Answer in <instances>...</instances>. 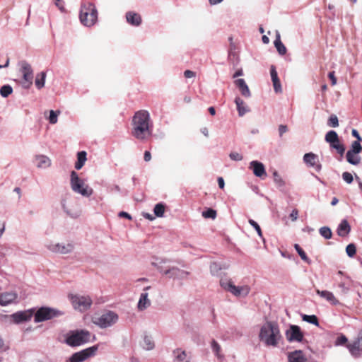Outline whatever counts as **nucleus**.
I'll list each match as a JSON object with an SVG mask.
<instances>
[{"label": "nucleus", "instance_id": "f257e3e1", "mask_svg": "<svg viewBox=\"0 0 362 362\" xmlns=\"http://www.w3.org/2000/svg\"><path fill=\"white\" fill-rule=\"evenodd\" d=\"M132 135L138 140L146 141L152 134V124L149 112L141 110L135 112L132 118Z\"/></svg>", "mask_w": 362, "mask_h": 362}, {"label": "nucleus", "instance_id": "f03ea898", "mask_svg": "<svg viewBox=\"0 0 362 362\" xmlns=\"http://www.w3.org/2000/svg\"><path fill=\"white\" fill-rule=\"evenodd\" d=\"M259 339L267 346H276L282 339L278 323L267 321L260 329Z\"/></svg>", "mask_w": 362, "mask_h": 362}, {"label": "nucleus", "instance_id": "7ed1b4c3", "mask_svg": "<svg viewBox=\"0 0 362 362\" xmlns=\"http://www.w3.org/2000/svg\"><path fill=\"white\" fill-rule=\"evenodd\" d=\"M80 21L86 26L93 25L98 19V11L93 4L90 2L83 3L80 11Z\"/></svg>", "mask_w": 362, "mask_h": 362}, {"label": "nucleus", "instance_id": "20e7f679", "mask_svg": "<svg viewBox=\"0 0 362 362\" xmlns=\"http://www.w3.org/2000/svg\"><path fill=\"white\" fill-rule=\"evenodd\" d=\"M90 332L80 329L70 332L66 337V343L71 346H81L90 341Z\"/></svg>", "mask_w": 362, "mask_h": 362}, {"label": "nucleus", "instance_id": "39448f33", "mask_svg": "<svg viewBox=\"0 0 362 362\" xmlns=\"http://www.w3.org/2000/svg\"><path fill=\"white\" fill-rule=\"evenodd\" d=\"M70 184L74 192L81 194L84 197H90L93 192V189L89 187L88 185H86L84 181L78 177L74 170L71 172Z\"/></svg>", "mask_w": 362, "mask_h": 362}, {"label": "nucleus", "instance_id": "423d86ee", "mask_svg": "<svg viewBox=\"0 0 362 362\" xmlns=\"http://www.w3.org/2000/svg\"><path fill=\"white\" fill-rule=\"evenodd\" d=\"M117 320L118 315L115 313L107 311L100 316H94L92 322L100 328H107L115 324Z\"/></svg>", "mask_w": 362, "mask_h": 362}, {"label": "nucleus", "instance_id": "0eeeda50", "mask_svg": "<svg viewBox=\"0 0 362 362\" xmlns=\"http://www.w3.org/2000/svg\"><path fill=\"white\" fill-rule=\"evenodd\" d=\"M20 66V73L21 74L22 78V86L24 88L28 89L33 84V70L30 64L26 61H21L18 64Z\"/></svg>", "mask_w": 362, "mask_h": 362}, {"label": "nucleus", "instance_id": "6e6552de", "mask_svg": "<svg viewBox=\"0 0 362 362\" xmlns=\"http://www.w3.org/2000/svg\"><path fill=\"white\" fill-rule=\"evenodd\" d=\"M69 298L73 307L80 311L88 310L92 305V300L88 296L71 295Z\"/></svg>", "mask_w": 362, "mask_h": 362}, {"label": "nucleus", "instance_id": "1a4fd4ad", "mask_svg": "<svg viewBox=\"0 0 362 362\" xmlns=\"http://www.w3.org/2000/svg\"><path fill=\"white\" fill-rule=\"evenodd\" d=\"M60 315V313L53 308L42 307L35 314V322H40L51 320Z\"/></svg>", "mask_w": 362, "mask_h": 362}, {"label": "nucleus", "instance_id": "9d476101", "mask_svg": "<svg viewBox=\"0 0 362 362\" xmlns=\"http://www.w3.org/2000/svg\"><path fill=\"white\" fill-rule=\"evenodd\" d=\"M220 284L222 288L230 292L235 296H246L250 292V288L248 286H235L230 280H221Z\"/></svg>", "mask_w": 362, "mask_h": 362}, {"label": "nucleus", "instance_id": "9b49d317", "mask_svg": "<svg viewBox=\"0 0 362 362\" xmlns=\"http://www.w3.org/2000/svg\"><path fill=\"white\" fill-rule=\"evenodd\" d=\"M97 350L98 346H93L81 351L74 353L69 358V362H83L89 357L94 356Z\"/></svg>", "mask_w": 362, "mask_h": 362}, {"label": "nucleus", "instance_id": "f8f14e48", "mask_svg": "<svg viewBox=\"0 0 362 362\" xmlns=\"http://www.w3.org/2000/svg\"><path fill=\"white\" fill-rule=\"evenodd\" d=\"M286 337L288 341H302L303 334L300 328L297 325H291L289 329L286 332Z\"/></svg>", "mask_w": 362, "mask_h": 362}, {"label": "nucleus", "instance_id": "ddd939ff", "mask_svg": "<svg viewBox=\"0 0 362 362\" xmlns=\"http://www.w3.org/2000/svg\"><path fill=\"white\" fill-rule=\"evenodd\" d=\"M362 342V329H361L356 338L354 340L353 342L349 343L346 344V347L348 348L350 353L354 356H358L361 354L362 351V348L361 346V343Z\"/></svg>", "mask_w": 362, "mask_h": 362}, {"label": "nucleus", "instance_id": "4468645a", "mask_svg": "<svg viewBox=\"0 0 362 362\" xmlns=\"http://www.w3.org/2000/svg\"><path fill=\"white\" fill-rule=\"evenodd\" d=\"M47 248L52 252L68 254L73 250L74 246L71 243L63 245L60 243H50L47 245Z\"/></svg>", "mask_w": 362, "mask_h": 362}, {"label": "nucleus", "instance_id": "2eb2a0df", "mask_svg": "<svg viewBox=\"0 0 362 362\" xmlns=\"http://www.w3.org/2000/svg\"><path fill=\"white\" fill-rule=\"evenodd\" d=\"M34 313L33 310H28L25 311H20L16 313H13L11 315V317L15 323H21L23 322L28 321L31 319Z\"/></svg>", "mask_w": 362, "mask_h": 362}, {"label": "nucleus", "instance_id": "dca6fc26", "mask_svg": "<svg viewBox=\"0 0 362 362\" xmlns=\"http://www.w3.org/2000/svg\"><path fill=\"white\" fill-rule=\"evenodd\" d=\"M303 160L310 166L314 168L317 171L321 170L322 165L319 163L318 156L313 153H307L303 156Z\"/></svg>", "mask_w": 362, "mask_h": 362}, {"label": "nucleus", "instance_id": "f3484780", "mask_svg": "<svg viewBox=\"0 0 362 362\" xmlns=\"http://www.w3.org/2000/svg\"><path fill=\"white\" fill-rule=\"evenodd\" d=\"M18 298L17 293L14 292H4L0 293V305L5 306L13 303Z\"/></svg>", "mask_w": 362, "mask_h": 362}, {"label": "nucleus", "instance_id": "a211bd4d", "mask_svg": "<svg viewBox=\"0 0 362 362\" xmlns=\"http://www.w3.org/2000/svg\"><path fill=\"white\" fill-rule=\"evenodd\" d=\"M250 168H252L253 173L255 176L262 177L266 175V171L264 165L258 161L254 160L250 163Z\"/></svg>", "mask_w": 362, "mask_h": 362}, {"label": "nucleus", "instance_id": "6ab92c4d", "mask_svg": "<svg viewBox=\"0 0 362 362\" xmlns=\"http://www.w3.org/2000/svg\"><path fill=\"white\" fill-rule=\"evenodd\" d=\"M316 293L322 298L327 300L332 305H337L339 304V301L335 298L334 294L328 291H320L319 289L316 290Z\"/></svg>", "mask_w": 362, "mask_h": 362}, {"label": "nucleus", "instance_id": "aec40b11", "mask_svg": "<svg viewBox=\"0 0 362 362\" xmlns=\"http://www.w3.org/2000/svg\"><path fill=\"white\" fill-rule=\"evenodd\" d=\"M270 74L272 77V81L273 83L274 89L276 93L281 92V86L280 83V80L278 77V74L274 66H272L270 69Z\"/></svg>", "mask_w": 362, "mask_h": 362}, {"label": "nucleus", "instance_id": "412c9836", "mask_svg": "<svg viewBox=\"0 0 362 362\" xmlns=\"http://www.w3.org/2000/svg\"><path fill=\"white\" fill-rule=\"evenodd\" d=\"M126 19L128 23L134 26H139L141 23V16L134 11H129L126 13Z\"/></svg>", "mask_w": 362, "mask_h": 362}, {"label": "nucleus", "instance_id": "4be33fe9", "mask_svg": "<svg viewBox=\"0 0 362 362\" xmlns=\"http://www.w3.org/2000/svg\"><path fill=\"white\" fill-rule=\"evenodd\" d=\"M288 362H307V358L300 350L294 351L288 354Z\"/></svg>", "mask_w": 362, "mask_h": 362}, {"label": "nucleus", "instance_id": "5701e85b", "mask_svg": "<svg viewBox=\"0 0 362 362\" xmlns=\"http://www.w3.org/2000/svg\"><path fill=\"white\" fill-rule=\"evenodd\" d=\"M235 86L239 88L241 94L246 98H249L251 95L250 90L243 78H239L235 81Z\"/></svg>", "mask_w": 362, "mask_h": 362}, {"label": "nucleus", "instance_id": "b1692460", "mask_svg": "<svg viewBox=\"0 0 362 362\" xmlns=\"http://www.w3.org/2000/svg\"><path fill=\"white\" fill-rule=\"evenodd\" d=\"M350 226L347 221L344 220L339 224L337 228V234L341 237L346 236L350 232Z\"/></svg>", "mask_w": 362, "mask_h": 362}, {"label": "nucleus", "instance_id": "393cba45", "mask_svg": "<svg viewBox=\"0 0 362 362\" xmlns=\"http://www.w3.org/2000/svg\"><path fill=\"white\" fill-rule=\"evenodd\" d=\"M163 274L168 276L169 278H176L182 276L184 274H187V273L177 267H173L170 269L165 270Z\"/></svg>", "mask_w": 362, "mask_h": 362}, {"label": "nucleus", "instance_id": "a878e982", "mask_svg": "<svg viewBox=\"0 0 362 362\" xmlns=\"http://www.w3.org/2000/svg\"><path fill=\"white\" fill-rule=\"evenodd\" d=\"M35 160L37 162V166L38 168H47L51 165L50 159L45 156H37L35 157Z\"/></svg>", "mask_w": 362, "mask_h": 362}, {"label": "nucleus", "instance_id": "bb28decb", "mask_svg": "<svg viewBox=\"0 0 362 362\" xmlns=\"http://www.w3.org/2000/svg\"><path fill=\"white\" fill-rule=\"evenodd\" d=\"M151 304L149 299L148 298L147 293H142L140 296V298L138 303V308L141 310L146 309Z\"/></svg>", "mask_w": 362, "mask_h": 362}, {"label": "nucleus", "instance_id": "cd10ccee", "mask_svg": "<svg viewBox=\"0 0 362 362\" xmlns=\"http://www.w3.org/2000/svg\"><path fill=\"white\" fill-rule=\"evenodd\" d=\"M235 103L237 106L239 116H243L247 112H248V109L247 108L245 102L241 98L237 97L235 100Z\"/></svg>", "mask_w": 362, "mask_h": 362}, {"label": "nucleus", "instance_id": "c85d7f7f", "mask_svg": "<svg viewBox=\"0 0 362 362\" xmlns=\"http://www.w3.org/2000/svg\"><path fill=\"white\" fill-rule=\"evenodd\" d=\"M274 46L276 48L278 52L281 55H284L286 53V48L282 43L279 33H277L276 39L274 40Z\"/></svg>", "mask_w": 362, "mask_h": 362}, {"label": "nucleus", "instance_id": "c756f323", "mask_svg": "<svg viewBox=\"0 0 362 362\" xmlns=\"http://www.w3.org/2000/svg\"><path fill=\"white\" fill-rule=\"evenodd\" d=\"M86 152L83 151L77 153V161L75 163V168L76 170H80L84 165L86 160Z\"/></svg>", "mask_w": 362, "mask_h": 362}, {"label": "nucleus", "instance_id": "7c9ffc66", "mask_svg": "<svg viewBox=\"0 0 362 362\" xmlns=\"http://www.w3.org/2000/svg\"><path fill=\"white\" fill-rule=\"evenodd\" d=\"M346 157L347 161L352 165H356L361 162V157L358 154L349 151H347Z\"/></svg>", "mask_w": 362, "mask_h": 362}, {"label": "nucleus", "instance_id": "2f4dec72", "mask_svg": "<svg viewBox=\"0 0 362 362\" xmlns=\"http://www.w3.org/2000/svg\"><path fill=\"white\" fill-rule=\"evenodd\" d=\"M46 73L42 71L36 75L35 84L38 89H41L45 86Z\"/></svg>", "mask_w": 362, "mask_h": 362}, {"label": "nucleus", "instance_id": "473e14b6", "mask_svg": "<svg viewBox=\"0 0 362 362\" xmlns=\"http://www.w3.org/2000/svg\"><path fill=\"white\" fill-rule=\"evenodd\" d=\"M175 358L180 361L189 362L187 360V356L185 351H182L181 349H177L173 351Z\"/></svg>", "mask_w": 362, "mask_h": 362}, {"label": "nucleus", "instance_id": "72a5a7b5", "mask_svg": "<svg viewBox=\"0 0 362 362\" xmlns=\"http://www.w3.org/2000/svg\"><path fill=\"white\" fill-rule=\"evenodd\" d=\"M339 136L336 132L332 130L328 132L325 135V141L331 145L333 143L339 141Z\"/></svg>", "mask_w": 362, "mask_h": 362}, {"label": "nucleus", "instance_id": "f704fd0d", "mask_svg": "<svg viewBox=\"0 0 362 362\" xmlns=\"http://www.w3.org/2000/svg\"><path fill=\"white\" fill-rule=\"evenodd\" d=\"M338 286L341 289V292L346 293L350 288V280L349 278H344L338 284Z\"/></svg>", "mask_w": 362, "mask_h": 362}, {"label": "nucleus", "instance_id": "c9c22d12", "mask_svg": "<svg viewBox=\"0 0 362 362\" xmlns=\"http://www.w3.org/2000/svg\"><path fill=\"white\" fill-rule=\"evenodd\" d=\"M302 319L303 321H305L310 324L315 325L316 326H319L318 318L315 315H303L302 316Z\"/></svg>", "mask_w": 362, "mask_h": 362}, {"label": "nucleus", "instance_id": "e433bc0d", "mask_svg": "<svg viewBox=\"0 0 362 362\" xmlns=\"http://www.w3.org/2000/svg\"><path fill=\"white\" fill-rule=\"evenodd\" d=\"M153 212L156 216L163 217L165 213V205L162 203L156 204Z\"/></svg>", "mask_w": 362, "mask_h": 362}, {"label": "nucleus", "instance_id": "4c0bfd02", "mask_svg": "<svg viewBox=\"0 0 362 362\" xmlns=\"http://www.w3.org/2000/svg\"><path fill=\"white\" fill-rule=\"evenodd\" d=\"M294 247H295L296 252H298V254L299 255V256L300 257V258L303 261H305L307 263L310 262V260L308 257L307 255L305 254L304 250L300 247V246L298 244H295Z\"/></svg>", "mask_w": 362, "mask_h": 362}, {"label": "nucleus", "instance_id": "58836bf2", "mask_svg": "<svg viewBox=\"0 0 362 362\" xmlns=\"http://www.w3.org/2000/svg\"><path fill=\"white\" fill-rule=\"evenodd\" d=\"M330 147L332 148L336 149L337 153L341 156H343L344 151H345V147L344 146L340 143V141H337V143H333L330 145Z\"/></svg>", "mask_w": 362, "mask_h": 362}, {"label": "nucleus", "instance_id": "ea45409f", "mask_svg": "<svg viewBox=\"0 0 362 362\" xmlns=\"http://www.w3.org/2000/svg\"><path fill=\"white\" fill-rule=\"evenodd\" d=\"M320 234L323 236L325 239H330L332 235L331 229L329 227L324 226L320 228Z\"/></svg>", "mask_w": 362, "mask_h": 362}, {"label": "nucleus", "instance_id": "a19ab883", "mask_svg": "<svg viewBox=\"0 0 362 362\" xmlns=\"http://www.w3.org/2000/svg\"><path fill=\"white\" fill-rule=\"evenodd\" d=\"M13 92V88L9 85H4L0 89V94L2 97L6 98Z\"/></svg>", "mask_w": 362, "mask_h": 362}, {"label": "nucleus", "instance_id": "79ce46f5", "mask_svg": "<svg viewBox=\"0 0 362 362\" xmlns=\"http://www.w3.org/2000/svg\"><path fill=\"white\" fill-rule=\"evenodd\" d=\"M217 213L216 211L213 209H208L206 211L202 212V216L205 218H211L215 219L216 217Z\"/></svg>", "mask_w": 362, "mask_h": 362}, {"label": "nucleus", "instance_id": "37998d69", "mask_svg": "<svg viewBox=\"0 0 362 362\" xmlns=\"http://www.w3.org/2000/svg\"><path fill=\"white\" fill-rule=\"evenodd\" d=\"M351 152L355 153L356 154L360 153L362 151V146L358 141H354L351 144V149L349 150Z\"/></svg>", "mask_w": 362, "mask_h": 362}, {"label": "nucleus", "instance_id": "c03bdc74", "mask_svg": "<svg viewBox=\"0 0 362 362\" xmlns=\"http://www.w3.org/2000/svg\"><path fill=\"white\" fill-rule=\"evenodd\" d=\"M60 114V111H54L50 110L49 112V122L50 124H56L57 122V117L58 115Z\"/></svg>", "mask_w": 362, "mask_h": 362}, {"label": "nucleus", "instance_id": "a18cd8bd", "mask_svg": "<svg viewBox=\"0 0 362 362\" xmlns=\"http://www.w3.org/2000/svg\"><path fill=\"white\" fill-rule=\"evenodd\" d=\"M346 252L349 257H353L356 252V245L353 243L348 245L346 247Z\"/></svg>", "mask_w": 362, "mask_h": 362}, {"label": "nucleus", "instance_id": "49530a36", "mask_svg": "<svg viewBox=\"0 0 362 362\" xmlns=\"http://www.w3.org/2000/svg\"><path fill=\"white\" fill-rule=\"evenodd\" d=\"M327 124L332 127H338L339 126V120H338L337 117L335 115H332L328 119Z\"/></svg>", "mask_w": 362, "mask_h": 362}, {"label": "nucleus", "instance_id": "de8ad7c7", "mask_svg": "<svg viewBox=\"0 0 362 362\" xmlns=\"http://www.w3.org/2000/svg\"><path fill=\"white\" fill-rule=\"evenodd\" d=\"M249 223L252 226L254 227V228L256 230V231L257 232L259 236L262 237V230L260 228V226H259V224L255 221L254 220L252 219H250L248 221Z\"/></svg>", "mask_w": 362, "mask_h": 362}, {"label": "nucleus", "instance_id": "09e8293b", "mask_svg": "<svg viewBox=\"0 0 362 362\" xmlns=\"http://www.w3.org/2000/svg\"><path fill=\"white\" fill-rule=\"evenodd\" d=\"M342 177H343V180H344L346 182H347V183H349V184H350V183H351V182H353V176H352V175H351L350 173H349V172H344V173H343V174H342Z\"/></svg>", "mask_w": 362, "mask_h": 362}, {"label": "nucleus", "instance_id": "8fccbe9b", "mask_svg": "<svg viewBox=\"0 0 362 362\" xmlns=\"http://www.w3.org/2000/svg\"><path fill=\"white\" fill-rule=\"evenodd\" d=\"M347 338L344 335H341L336 340V345H344L347 344Z\"/></svg>", "mask_w": 362, "mask_h": 362}, {"label": "nucleus", "instance_id": "3c124183", "mask_svg": "<svg viewBox=\"0 0 362 362\" xmlns=\"http://www.w3.org/2000/svg\"><path fill=\"white\" fill-rule=\"evenodd\" d=\"M299 211L297 209H293L291 213L289 214V218L292 221H296L298 218Z\"/></svg>", "mask_w": 362, "mask_h": 362}, {"label": "nucleus", "instance_id": "603ef678", "mask_svg": "<svg viewBox=\"0 0 362 362\" xmlns=\"http://www.w3.org/2000/svg\"><path fill=\"white\" fill-rule=\"evenodd\" d=\"M229 156L233 160L239 161L243 160V156L237 152L230 153Z\"/></svg>", "mask_w": 362, "mask_h": 362}, {"label": "nucleus", "instance_id": "864d4df0", "mask_svg": "<svg viewBox=\"0 0 362 362\" xmlns=\"http://www.w3.org/2000/svg\"><path fill=\"white\" fill-rule=\"evenodd\" d=\"M144 342H145V344H146V349L150 350V349H152L153 348V346H154V344H153V342H152V341H151V339H150L149 338H148V337H145V338H144Z\"/></svg>", "mask_w": 362, "mask_h": 362}, {"label": "nucleus", "instance_id": "5fc2aeb1", "mask_svg": "<svg viewBox=\"0 0 362 362\" xmlns=\"http://www.w3.org/2000/svg\"><path fill=\"white\" fill-rule=\"evenodd\" d=\"M328 77L331 80L332 85L334 86L337 83V78L335 77L334 71H330L328 74Z\"/></svg>", "mask_w": 362, "mask_h": 362}, {"label": "nucleus", "instance_id": "6e6d98bb", "mask_svg": "<svg viewBox=\"0 0 362 362\" xmlns=\"http://www.w3.org/2000/svg\"><path fill=\"white\" fill-rule=\"evenodd\" d=\"M184 76L187 78H193L196 76V73L191 70H186L184 72Z\"/></svg>", "mask_w": 362, "mask_h": 362}, {"label": "nucleus", "instance_id": "4d7b16f0", "mask_svg": "<svg viewBox=\"0 0 362 362\" xmlns=\"http://www.w3.org/2000/svg\"><path fill=\"white\" fill-rule=\"evenodd\" d=\"M288 131V127L286 125L281 124L279 127V136H282V135Z\"/></svg>", "mask_w": 362, "mask_h": 362}, {"label": "nucleus", "instance_id": "13d9d810", "mask_svg": "<svg viewBox=\"0 0 362 362\" xmlns=\"http://www.w3.org/2000/svg\"><path fill=\"white\" fill-rule=\"evenodd\" d=\"M211 346H212L213 350L215 352L218 353L219 351L220 346L215 340L212 341Z\"/></svg>", "mask_w": 362, "mask_h": 362}, {"label": "nucleus", "instance_id": "bf43d9fd", "mask_svg": "<svg viewBox=\"0 0 362 362\" xmlns=\"http://www.w3.org/2000/svg\"><path fill=\"white\" fill-rule=\"evenodd\" d=\"M351 134L353 136L357 139V141H361L362 140L361 137L360 136L358 131L355 129H352Z\"/></svg>", "mask_w": 362, "mask_h": 362}, {"label": "nucleus", "instance_id": "052dcab7", "mask_svg": "<svg viewBox=\"0 0 362 362\" xmlns=\"http://www.w3.org/2000/svg\"><path fill=\"white\" fill-rule=\"evenodd\" d=\"M144 160L146 162H148V161L151 160V154L150 151H146L144 152Z\"/></svg>", "mask_w": 362, "mask_h": 362}, {"label": "nucleus", "instance_id": "680f3d73", "mask_svg": "<svg viewBox=\"0 0 362 362\" xmlns=\"http://www.w3.org/2000/svg\"><path fill=\"white\" fill-rule=\"evenodd\" d=\"M218 187L221 188V189H223L224 188V186H225V182H224V180L223 177H219L218 178Z\"/></svg>", "mask_w": 362, "mask_h": 362}, {"label": "nucleus", "instance_id": "e2e57ef3", "mask_svg": "<svg viewBox=\"0 0 362 362\" xmlns=\"http://www.w3.org/2000/svg\"><path fill=\"white\" fill-rule=\"evenodd\" d=\"M119 216L121 217H124V218H127L129 220L132 219V216L127 212H124V211H121L119 214Z\"/></svg>", "mask_w": 362, "mask_h": 362}, {"label": "nucleus", "instance_id": "0e129e2a", "mask_svg": "<svg viewBox=\"0 0 362 362\" xmlns=\"http://www.w3.org/2000/svg\"><path fill=\"white\" fill-rule=\"evenodd\" d=\"M243 74V71L242 69H238L235 71V73L233 74V78H237L240 76H242Z\"/></svg>", "mask_w": 362, "mask_h": 362}, {"label": "nucleus", "instance_id": "69168bd1", "mask_svg": "<svg viewBox=\"0 0 362 362\" xmlns=\"http://www.w3.org/2000/svg\"><path fill=\"white\" fill-rule=\"evenodd\" d=\"M274 176L275 177V181L277 182H279L281 184H283L282 180L279 177L278 173L276 172L274 173Z\"/></svg>", "mask_w": 362, "mask_h": 362}, {"label": "nucleus", "instance_id": "338daca9", "mask_svg": "<svg viewBox=\"0 0 362 362\" xmlns=\"http://www.w3.org/2000/svg\"><path fill=\"white\" fill-rule=\"evenodd\" d=\"M144 216L146 218H147V219H148L150 221H152V220L154 219V216L153 215L150 214H148V213L144 214Z\"/></svg>", "mask_w": 362, "mask_h": 362}, {"label": "nucleus", "instance_id": "774afa93", "mask_svg": "<svg viewBox=\"0 0 362 362\" xmlns=\"http://www.w3.org/2000/svg\"><path fill=\"white\" fill-rule=\"evenodd\" d=\"M202 133L206 136H209V130L206 127H204L203 129H202Z\"/></svg>", "mask_w": 362, "mask_h": 362}]
</instances>
